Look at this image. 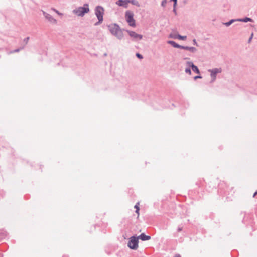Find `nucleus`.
<instances>
[{"instance_id":"obj_6","label":"nucleus","mask_w":257,"mask_h":257,"mask_svg":"<svg viewBox=\"0 0 257 257\" xmlns=\"http://www.w3.org/2000/svg\"><path fill=\"white\" fill-rule=\"evenodd\" d=\"M132 2V4L134 5L139 6L138 4V1H117L116 4L119 6H122L125 8L127 7L128 3Z\"/></svg>"},{"instance_id":"obj_13","label":"nucleus","mask_w":257,"mask_h":257,"mask_svg":"<svg viewBox=\"0 0 257 257\" xmlns=\"http://www.w3.org/2000/svg\"><path fill=\"white\" fill-rule=\"evenodd\" d=\"M182 49L189 50L192 52H194L196 50V49L194 47H184L182 46L181 47Z\"/></svg>"},{"instance_id":"obj_5","label":"nucleus","mask_w":257,"mask_h":257,"mask_svg":"<svg viewBox=\"0 0 257 257\" xmlns=\"http://www.w3.org/2000/svg\"><path fill=\"white\" fill-rule=\"evenodd\" d=\"M104 9L102 7L98 6L96 8L95 14L98 19V23H101L103 21V15L104 14Z\"/></svg>"},{"instance_id":"obj_4","label":"nucleus","mask_w":257,"mask_h":257,"mask_svg":"<svg viewBox=\"0 0 257 257\" xmlns=\"http://www.w3.org/2000/svg\"><path fill=\"white\" fill-rule=\"evenodd\" d=\"M133 13L130 11H127L125 13V18L127 22L131 26L135 27L136 25L135 20L133 18Z\"/></svg>"},{"instance_id":"obj_18","label":"nucleus","mask_w":257,"mask_h":257,"mask_svg":"<svg viewBox=\"0 0 257 257\" xmlns=\"http://www.w3.org/2000/svg\"><path fill=\"white\" fill-rule=\"evenodd\" d=\"M233 21V20H231L230 21L227 22V23H225V25L227 26H229L231 24H232V22Z\"/></svg>"},{"instance_id":"obj_26","label":"nucleus","mask_w":257,"mask_h":257,"mask_svg":"<svg viewBox=\"0 0 257 257\" xmlns=\"http://www.w3.org/2000/svg\"><path fill=\"white\" fill-rule=\"evenodd\" d=\"M54 11H56V12L59 15H60V14L57 11H56V10H54Z\"/></svg>"},{"instance_id":"obj_14","label":"nucleus","mask_w":257,"mask_h":257,"mask_svg":"<svg viewBox=\"0 0 257 257\" xmlns=\"http://www.w3.org/2000/svg\"><path fill=\"white\" fill-rule=\"evenodd\" d=\"M175 38H178L180 40H185L186 39V36H181L180 35H177L176 36L174 37Z\"/></svg>"},{"instance_id":"obj_25","label":"nucleus","mask_w":257,"mask_h":257,"mask_svg":"<svg viewBox=\"0 0 257 257\" xmlns=\"http://www.w3.org/2000/svg\"><path fill=\"white\" fill-rule=\"evenodd\" d=\"M256 195H257V191L254 193V194L253 195V197H255V196Z\"/></svg>"},{"instance_id":"obj_10","label":"nucleus","mask_w":257,"mask_h":257,"mask_svg":"<svg viewBox=\"0 0 257 257\" xmlns=\"http://www.w3.org/2000/svg\"><path fill=\"white\" fill-rule=\"evenodd\" d=\"M44 15H45L46 18L48 19V20L51 22V23H56V20L52 18L50 15L45 13V12L43 13Z\"/></svg>"},{"instance_id":"obj_1","label":"nucleus","mask_w":257,"mask_h":257,"mask_svg":"<svg viewBox=\"0 0 257 257\" xmlns=\"http://www.w3.org/2000/svg\"><path fill=\"white\" fill-rule=\"evenodd\" d=\"M89 12V6L85 4L82 7H78L73 10V13L78 16L82 17Z\"/></svg>"},{"instance_id":"obj_17","label":"nucleus","mask_w":257,"mask_h":257,"mask_svg":"<svg viewBox=\"0 0 257 257\" xmlns=\"http://www.w3.org/2000/svg\"><path fill=\"white\" fill-rule=\"evenodd\" d=\"M185 72H186V73H188V74H189L190 75L191 74V70L190 69H189V68L186 69H185Z\"/></svg>"},{"instance_id":"obj_7","label":"nucleus","mask_w":257,"mask_h":257,"mask_svg":"<svg viewBox=\"0 0 257 257\" xmlns=\"http://www.w3.org/2000/svg\"><path fill=\"white\" fill-rule=\"evenodd\" d=\"M211 71V76L212 78V80L214 81L216 79V75L218 73L221 72V70L220 69H214L210 71Z\"/></svg>"},{"instance_id":"obj_23","label":"nucleus","mask_w":257,"mask_h":257,"mask_svg":"<svg viewBox=\"0 0 257 257\" xmlns=\"http://www.w3.org/2000/svg\"><path fill=\"white\" fill-rule=\"evenodd\" d=\"M174 257H181L180 254H176Z\"/></svg>"},{"instance_id":"obj_3","label":"nucleus","mask_w":257,"mask_h":257,"mask_svg":"<svg viewBox=\"0 0 257 257\" xmlns=\"http://www.w3.org/2000/svg\"><path fill=\"white\" fill-rule=\"evenodd\" d=\"M138 238L132 236L128 243V246L132 249H136L138 247Z\"/></svg>"},{"instance_id":"obj_2","label":"nucleus","mask_w":257,"mask_h":257,"mask_svg":"<svg viewBox=\"0 0 257 257\" xmlns=\"http://www.w3.org/2000/svg\"><path fill=\"white\" fill-rule=\"evenodd\" d=\"M109 30L111 33L117 37L121 36V31L118 25L116 24H111L109 26Z\"/></svg>"},{"instance_id":"obj_22","label":"nucleus","mask_w":257,"mask_h":257,"mask_svg":"<svg viewBox=\"0 0 257 257\" xmlns=\"http://www.w3.org/2000/svg\"><path fill=\"white\" fill-rule=\"evenodd\" d=\"M187 63H188V65H189V66H191V63H192V62H188Z\"/></svg>"},{"instance_id":"obj_15","label":"nucleus","mask_w":257,"mask_h":257,"mask_svg":"<svg viewBox=\"0 0 257 257\" xmlns=\"http://www.w3.org/2000/svg\"><path fill=\"white\" fill-rule=\"evenodd\" d=\"M238 20L244 22H247L248 21H252V19L249 18H245L244 19H239Z\"/></svg>"},{"instance_id":"obj_9","label":"nucleus","mask_w":257,"mask_h":257,"mask_svg":"<svg viewBox=\"0 0 257 257\" xmlns=\"http://www.w3.org/2000/svg\"><path fill=\"white\" fill-rule=\"evenodd\" d=\"M139 239H140L142 241L148 240L151 239V237L150 236L146 235L144 233H142L140 236L137 237Z\"/></svg>"},{"instance_id":"obj_20","label":"nucleus","mask_w":257,"mask_h":257,"mask_svg":"<svg viewBox=\"0 0 257 257\" xmlns=\"http://www.w3.org/2000/svg\"><path fill=\"white\" fill-rule=\"evenodd\" d=\"M253 33H252V34H251V36H250V38L249 39V40H248V42H250L251 41V39H252V37H253Z\"/></svg>"},{"instance_id":"obj_16","label":"nucleus","mask_w":257,"mask_h":257,"mask_svg":"<svg viewBox=\"0 0 257 257\" xmlns=\"http://www.w3.org/2000/svg\"><path fill=\"white\" fill-rule=\"evenodd\" d=\"M135 208H136V212L138 214V217H139V210H140V208H139V203H138L135 206Z\"/></svg>"},{"instance_id":"obj_12","label":"nucleus","mask_w":257,"mask_h":257,"mask_svg":"<svg viewBox=\"0 0 257 257\" xmlns=\"http://www.w3.org/2000/svg\"><path fill=\"white\" fill-rule=\"evenodd\" d=\"M191 68H192V70L197 73V74H199L200 73L199 72V70L198 69V68H197V66H196L195 65H194L193 63H191Z\"/></svg>"},{"instance_id":"obj_8","label":"nucleus","mask_w":257,"mask_h":257,"mask_svg":"<svg viewBox=\"0 0 257 257\" xmlns=\"http://www.w3.org/2000/svg\"><path fill=\"white\" fill-rule=\"evenodd\" d=\"M128 34L130 36L134 38H138L139 39H141L142 38V36L139 35L133 31L128 32Z\"/></svg>"},{"instance_id":"obj_27","label":"nucleus","mask_w":257,"mask_h":257,"mask_svg":"<svg viewBox=\"0 0 257 257\" xmlns=\"http://www.w3.org/2000/svg\"><path fill=\"white\" fill-rule=\"evenodd\" d=\"M164 2H162V5L163 6L164 5Z\"/></svg>"},{"instance_id":"obj_19","label":"nucleus","mask_w":257,"mask_h":257,"mask_svg":"<svg viewBox=\"0 0 257 257\" xmlns=\"http://www.w3.org/2000/svg\"><path fill=\"white\" fill-rule=\"evenodd\" d=\"M136 56L138 58H140V59H142L143 58V56L141 54H140L139 53H137L136 54Z\"/></svg>"},{"instance_id":"obj_21","label":"nucleus","mask_w":257,"mask_h":257,"mask_svg":"<svg viewBox=\"0 0 257 257\" xmlns=\"http://www.w3.org/2000/svg\"><path fill=\"white\" fill-rule=\"evenodd\" d=\"M201 78V76H195V77H194V79H198V78Z\"/></svg>"},{"instance_id":"obj_24","label":"nucleus","mask_w":257,"mask_h":257,"mask_svg":"<svg viewBox=\"0 0 257 257\" xmlns=\"http://www.w3.org/2000/svg\"><path fill=\"white\" fill-rule=\"evenodd\" d=\"M174 7H175L176 5V4H177V1H174Z\"/></svg>"},{"instance_id":"obj_28","label":"nucleus","mask_w":257,"mask_h":257,"mask_svg":"<svg viewBox=\"0 0 257 257\" xmlns=\"http://www.w3.org/2000/svg\"><path fill=\"white\" fill-rule=\"evenodd\" d=\"M193 42H194V43H196V40H195V39H194V40H193Z\"/></svg>"},{"instance_id":"obj_11","label":"nucleus","mask_w":257,"mask_h":257,"mask_svg":"<svg viewBox=\"0 0 257 257\" xmlns=\"http://www.w3.org/2000/svg\"><path fill=\"white\" fill-rule=\"evenodd\" d=\"M168 43L172 45L175 48H181V47H182L181 46L177 44L174 41H168Z\"/></svg>"}]
</instances>
